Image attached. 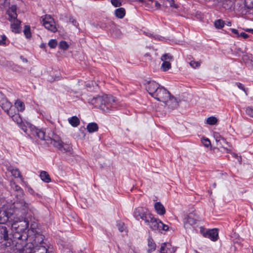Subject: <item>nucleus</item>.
<instances>
[{
    "label": "nucleus",
    "mask_w": 253,
    "mask_h": 253,
    "mask_svg": "<svg viewBox=\"0 0 253 253\" xmlns=\"http://www.w3.org/2000/svg\"><path fill=\"white\" fill-rule=\"evenodd\" d=\"M111 3L115 7H119L121 5V2L120 0H111Z\"/></svg>",
    "instance_id": "obj_39"
},
{
    "label": "nucleus",
    "mask_w": 253,
    "mask_h": 253,
    "mask_svg": "<svg viewBox=\"0 0 253 253\" xmlns=\"http://www.w3.org/2000/svg\"><path fill=\"white\" fill-rule=\"evenodd\" d=\"M213 187H215V186H216V184H215V183H214V184H213Z\"/></svg>",
    "instance_id": "obj_61"
},
{
    "label": "nucleus",
    "mask_w": 253,
    "mask_h": 253,
    "mask_svg": "<svg viewBox=\"0 0 253 253\" xmlns=\"http://www.w3.org/2000/svg\"><path fill=\"white\" fill-rule=\"evenodd\" d=\"M69 20H70V22L72 23L74 26H77L78 23H77V21H76V20H75L73 18H70Z\"/></svg>",
    "instance_id": "obj_50"
},
{
    "label": "nucleus",
    "mask_w": 253,
    "mask_h": 253,
    "mask_svg": "<svg viewBox=\"0 0 253 253\" xmlns=\"http://www.w3.org/2000/svg\"><path fill=\"white\" fill-rule=\"evenodd\" d=\"M40 47H41V48H45V47H46V44H44V43H42V44H41V45H40Z\"/></svg>",
    "instance_id": "obj_57"
},
{
    "label": "nucleus",
    "mask_w": 253,
    "mask_h": 253,
    "mask_svg": "<svg viewBox=\"0 0 253 253\" xmlns=\"http://www.w3.org/2000/svg\"><path fill=\"white\" fill-rule=\"evenodd\" d=\"M98 127H81L79 129L80 133L78 136L81 138H84L85 135V132L87 131L89 133H92L96 132L98 130Z\"/></svg>",
    "instance_id": "obj_14"
},
{
    "label": "nucleus",
    "mask_w": 253,
    "mask_h": 253,
    "mask_svg": "<svg viewBox=\"0 0 253 253\" xmlns=\"http://www.w3.org/2000/svg\"><path fill=\"white\" fill-rule=\"evenodd\" d=\"M235 84L237 85V86L239 88H240V89L243 90V91H245V88L244 87V85L242 84H241L240 83H236Z\"/></svg>",
    "instance_id": "obj_46"
},
{
    "label": "nucleus",
    "mask_w": 253,
    "mask_h": 253,
    "mask_svg": "<svg viewBox=\"0 0 253 253\" xmlns=\"http://www.w3.org/2000/svg\"><path fill=\"white\" fill-rule=\"evenodd\" d=\"M69 124L73 126H77L80 125V120L77 116H73L68 119Z\"/></svg>",
    "instance_id": "obj_25"
},
{
    "label": "nucleus",
    "mask_w": 253,
    "mask_h": 253,
    "mask_svg": "<svg viewBox=\"0 0 253 253\" xmlns=\"http://www.w3.org/2000/svg\"><path fill=\"white\" fill-rule=\"evenodd\" d=\"M241 37L244 39H247L249 37V35L244 32H241L240 33L239 37Z\"/></svg>",
    "instance_id": "obj_48"
},
{
    "label": "nucleus",
    "mask_w": 253,
    "mask_h": 253,
    "mask_svg": "<svg viewBox=\"0 0 253 253\" xmlns=\"http://www.w3.org/2000/svg\"><path fill=\"white\" fill-rule=\"evenodd\" d=\"M170 68L171 64L169 61H163L161 67V70L164 72L167 71L169 69H170Z\"/></svg>",
    "instance_id": "obj_29"
},
{
    "label": "nucleus",
    "mask_w": 253,
    "mask_h": 253,
    "mask_svg": "<svg viewBox=\"0 0 253 253\" xmlns=\"http://www.w3.org/2000/svg\"><path fill=\"white\" fill-rule=\"evenodd\" d=\"M245 2H246V5L248 7V8H252V7L253 6H253H250L248 5V0H246Z\"/></svg>",
    "instance_id": "obj_56"
},
{
    "label": "nucleus",
    "mask_w": 253,
    "mask_h": 253,
    "mask_svg": "<svg viewBox=\"0 0 253 253\" xmlns=\"http://www.w3.org/2000/svg\"><path fill=\"white\" fill-rule=\"evenodd\" d=\"M10 0H0V5L4 7L8 6L10 4Z\"/></svg>",
    "instance_id": "obj_40"
},
{
    "label": "nucleus",
    "mask_w": 253,
    "mask_h": 253,
    "mask_svg": "<svg viewBox=\"0 0 253 253\" xmlns=\"http://www.w3.org/2000/svg\"><path fill=\"white\" fill-rule=\"evenodd\" d=\"M139 1L143 2L144 1V0H139Z\"/></svg>",
    "instance_id": "obj_62"
},
{
    "label": "nucleus",
    "mask_w": 253,
    "mask_h": 253,
    "mask_svg": "<svg viewBox=\"0 0 253 253\" xmlns=\"http://www.w3.org/2000/svg\"><path fill=\"white\" fill-rule=\"evenodd\" d=\"M24 33L27 38H30L31 37L30 27L29 26H25L24 30Z\"/></svg>",
    "instance_id": "obj_33"
},
{
    "label": "nucleus",
    "mask_w": 253,
    "mask_h": 253,
    "mask_svg": "<svg viewBox=\"0 0 253 253\" xmlns=\"http://www.w3.org/2000/svg\"><path fill=\"white\" fill-rule=\"evenodd\" d=\"M151 214L149 213L147 209L142 207L136 208L133 212V216L137 219H140L144 220L145 222H148Z\"/></svg>",
    "instance_id": "obj_8"
},
{
    "label": "nucleus",
    "mask_w": 253,
    "mask_h": 253,
    "mask_svg": "<svg viewBox=\"0 0 253 253\" xmlns=\"http://www.w3.org/2000/svg\"><path fill=\"white\" fill-rule=\"evenodd\" d=\"M166 105L168 107V109L170 110H173L176 109L178 106V103L176 98L173 96H170L169 98L164 102Z\"/></svg>",
    "instance_id": "obj_13"
},
{
    "label": "nucleus",
    "mask_w": 253,
    "mask_h": 253,
    "mask_svg": "<svg viewBox=\"0 0 253 253\" xmlns=\"http://www.w3.org/2000/svg\"><path fill=\"white\" fill-rule=\"evenodd\" d=\"M222 147L226 148V146L228 145V143L223 137L220 139V140L218 142Z\"/></svg>",
    "instance_id": "obj_36"
},
{
    "label": "nucleus",
    "mask_w": 253,
    "mask_h": 253,
    "mask_svg": "<svg viewBox=\"0 0 253 253\" xmlns=\"http://www.w3.org/2000/svg\"><path fill=\"white\" fill-rule=\"evenodd\" d=\"M163 5L166 7H169L175 9H177L178 7V5L174 3V0H165Z\"/></svg>",
    "instance_id": "obj_23"
},
{
    "label": "nucleus",
    "mask_w": 253,
    "mask_h": 253,
    "mask_svg": "<svg viewBox=\"0 0 253 253\" xmlns=\"http://www.w3.org/2000/svg\"><path fill=\"white\" fill-rule=\"evenodd\" d=\"M37 212L31 204L24 200L14 202L7 211H0V224L13 221L12 224L17 222L20 224L22 221L28 220Z\"/></svg>",
    "instance_id": "obj_2"
},
{
    "label": "nucleus",
    "mask_w": 253,
    "mask_h": 253,
    "mask_svg": "<svg viewBox=\"0 0 253 253\" xmlns=\"http://www.w3.org/2000/svg\"><path fill=\"white\" fill-rule=\"evenodd\" d=\"M117 226L119 230L121 232L124 231L126 228L125 224L121 222H118Z\"/></svg>",
    "instance_id": "obj_37"
},
{
    "label": "nucleus",
    "mask_w": 253,
    "mask_h": 253,
    "mask_svg": "<svg viewBox=\"0 0 253 253\" xmlns=\"http://www.w3.org/2000/svg\"><path fill=\"white\" fill-rule=\"evenodd\" d=\"M11 188L16 192H20V197L23 198L24 195L22 189L13 181H11L10 182Z\"/></svg>",
    "instance_id": "obj_17"
},
{
    "label": "nucleus",
    "mask_w": 253,
    "mask_h": 253,
    "mask_svg": "<svg viewBox=\"0 0 253 253\" xmlns=\"http://www.w3.org/2000/svg\"><path fill=\"white\" fill-rule=\"evenodd\" d=\"M22 130H23L24 132H27V127H22Z\"/></svg>",
    "instance_id": "obj_59"
},
{
    "label": "nucleus",
    "mask_w": 253,
    "mask_h": 253,
    "mask_svg": "<svg viewBox=\"0 0 253 253\" xmlns=\"http://www.w3.org/2000/svg\"><path fill=\"white\" fill-rule=\"evenodd\" d=\"M59 47L63 50H67L69 48V45L65 41H61L59 44Z\"/></svg>",
    "instance_id": "obj_34"
},
{
    "label": "nucleus",
    "mask_w": 253,
    "mask_h": 253,
    "mask_svg": "<svg viewBox=\"0 0 253 253\" xmlns=\"http://www.w3.org/2000/svg\"><path fill=\"white\" fill-rule=\"evenodd\" d=\"M148 249L147 252L149 253H151L156 250V245L150 237L148 239Z\"/></svg>",
    "instance_id": "obj_22"
},
{
    "label": "nucleus",
    "mask_w": 253,
    "mask_h": 253,
    "mask_svg": "<svg viewBox=\"0 0 253 253\" xmlns=\"http://www.w3.org/2000/svg\"><path fill=\"white\" fill-rule=\"evenodd\" d=\"M8 170L10 171L11 174L15 177H19L22 180H23V177L20 173V171L17 168L13 167H10Z\"/></svg>",
    "instance_id": "obj_24"
},
{
    "label": "nucleus",
    "mask_w": 253,
    "mask_h": 253,
    "mask_svg": "<svg viewBox=\"0 0 253 253\" xmlns=\"http://www.w3.org/2000/svg\"><path fill=\"white\" fill-rule=\"evenodd\" d=\"M231 32L236 35V37H239L240 33L236 29H231Z\"/></svg>",
    "instance_id": "obj_47"
},
{
    "label": "nucleus",
    "mask_w": 253,
    "mask_h": 253,
    "mask_svg": "<svg viewBox=\"0 0 253 253\" xmlns=\"http://www.w3.org/2000/svg\"><path fill=\"white\" fill-rule=\"evenodd\" d=\"M174 251L171 245L166 243H163L161 247V253H174Z\"/></svg>",
    "instance_id": "obj_15"
},
{
    "label": "nucleus",
    "mask_w": 253,
    "mask_h": 253,
    "mask_svg": "<svg viewBox=\"0 0 253 253\" xmlns=\"http://www.w3.org/2000/svg\"><path fill=\"white\" fill-rule=\"evenodd\" d=\"M201 232L204 237L210 238L212 241H216L218 238V231L216 228L209 229L206 232L201 229Z\"/></svg>",
    "instance_id": "obj_10"
},
{
    "label": "nucleus",
    "mask_w": 253,
    "mask_h": 253,
    "mask_svg": "<svg viewBox=\"0 0 253 253\" xmlns=\"http://www.w3.org/2000/svg\"><path fill=\"white\" fill-rule=\"evenodd\" d=\"M232 155L233 157L237 159V160L240 162L241 161V158L240 157H239L237 154H235V153H232Z\"/></svg>",
    "instance_id": "obj_52"
},
{
    "label": "nucleus",
    "mask_w": 253,
    "mask_h": 253,
    "mask_svg": "<svg viewBox=\"0 0 253 253\" xmlns=\"http://www.w3.org/2000/svg\"><path fill=\"white\" fill-rule=\"evenodd\" d=\"M157 212L160 215H163L166 212L164 206L160 202H156L154 206Z\"/></svg>",
    "instance_id": "obj_19"
},
{
    "label": "nucleus",
    "mask_w": 253,
    "mask_h": 253,
    "mask_svg": "<svg viewBox=\"0 0 253 253\" xmlns=\"http://www.w3.org/2000/svg\"><path fill=\"white\" fill-rule=\"evenodd\" d=\"M197 220L191 216L189 215L184 221V226L186 228H190V226L195 224Z\"/></svg>",
    "instance_id": "obj_20"
},
{
    "label": "nucleus",
    "mask_w": 253,
    "mask_h": 253,
    "mask_svg": "<svg viewBox=\"0 0 253 253\" xmlns=\"http://www.w3.org/2000/svg\"><path fill=\"white\" fill-rule=\"evenodd\" d=\"M246 131H248V132L249 133V134H251V132H252V131H251V128L250 127H247L246 129H245L244 130V133Z\"/></svg>",
    "instance_id": "obj_53"
},
{
    "label": "nucleus",
    "mask_w": 253,
    "mask_h": 253,
    "mask_svg": "<svg viewBox=\"0 0 253 253\" xmlns=\"http://www.w3.org/2000/svg\"><path fill=\"white\" fill-rule=\"evenodd\" d=\"M41 20L44 27L52 32H55L57 29L53 18L50 15L41 17Z\"/></svg>",
    "instance_id": "obj_9"
},
{
    "label": "nucleus",
    "mask_w": 253,
    "mask_h": 253,
    "mask_svg": "<svg viewBox=\"0 0 253 253\" xmlns=\"http://www.w3.org/2000/svg\"><path fill=\"white\" fill-rule=\"evenodd\" d=\"M246 31L250 32H252V33H253V29H248L246 30Z\"/></svg>",
    "instance_id": "obj_58"
},
{
    "label": "nucleus",
    "mask_w": 253,
    "mask_h": 253,
    "mask_svg": "<svg viewBox=\"0 0 253 253\" xmlns=\"http://www.w3.org/2000/svg\"><path fill=\"white\" fill-rule=\"evenodd\" d=\"M19 224L14 222L12 225V229L15 231L13 234V239L9 238L8 231L5 226L0 228V237L2 240L0 242L5 247H11L15 253H31L32 248L34 247L32 244H26V241L30 237L26 229L29 226L28 220L22 221Z\"/></svg>",
    "instance_id": "obj_1"
},
{
    "label": "nucleus",
    "mask_w": 253,
    "mask_h": 253,
    "mask_svg": "<svg viewBox=\"0 0 253 253\" xmlns=\"http://www.w3.org/2000/svg\"><path fill=\"white\" fill-rule=\"evenodd\" d=\"M43 242V235L39 234L35 235V237L31 243H28V244H32L34 246L42 245Z\"/></svg>",
    "instance_id": "obj_16"
},
{
    "label": "nucleus",
    "mask_w": 253,
    "mask_h": 253,
    "mask_svg": "<svg viewBox=\"0 0 253 253\" xmlns=\"http://www.w3.org/2000/svg\"><path fill=\"white\" fill-rule=\"evenodd\" d=\"M1 39L0 40V45H5L6 44V37L5 35L0 36Z\"/></svg>",
    "instance_id": "obj_44"
},
{
    "label": "nucleus",
    "mask_w": 253,
    "mask_h": 253,
    "mask_svg": "<svg viewBox=\"0 0 253 253\" xmlns=\"http://www.w3.org/2000/svg\"><path fill=\"white\" fill-rule=\"evenodd\" d=\"M98 125L96 123H89L86 126H98Z\"/></svg>",
    "instance_id": "obj_49"
},
{
    "label": "nucleus",
    "mask_w": 253,
    "mask_h": 253,
    "mask_svg": "<svg viewBox=\"0 0 253 253\" xmlns=\"http://www.w3.org/2000/svg\"><path fill=\"white\" fill-rule=\"evenodd\" d=\"M41 179L46 183H49L51 181V179L48 173L45 171H42L40 173Z\"/></svg>",
    "instance_id": "obj_26"
},
{
    "label": "nucleus",
    "mask_w": 253,
    "mask_h": 253,
    "mask_svg": "<svg viewBox=\"0 0 253 253\" xmlns=\"http://www.w3.org/2000/svg\"><path fill=\"white\" fill-rule=\"evenodd\" d=\"M102 28H105L106 27H104L103 25L101 26Z\"/></svg>",
    "instance_id": "obj_64"
},
{
    "label": "nucleus",
    "mask_w": 253,
    "mask_h": 253,
    "mask_svg": "<svg viewBox=\"0 0 253 253\" xmlns=\"http://www.w3.org/2000/svg\"><path fill=\"white\" fill-rule=\"evenodd\" d=\"M32 134L41 140H45L47 144H52L54 147L63 153L71 150L70 145L63 142L55 130H51V127H29Z\"/></svg>",
    "instance_id": "obj_3"
},
{
    "label": "nucleus",
    "mask_w": 253,
    "mask_h": 253,
    "mask_svg": "<svg viewBox=\"0 0 253 253\" xmlns=\"http://www.w3.org/2000/svg\"><path fill=\"white\" fill-rule=\"evenodd\" d=\"M27 191L31 195H36L39 197H40V195L35 192V191H34V190L30 187H27Z\"/></svg>",
    "instance_id": "obj_41"
},
{
    "label": "nucleus",
    "mask_w": 253,
    "mask_h": 253,
    "mask_svg": "<svg viewBox=\"0 0 253 253\" xmlns=\"http://www.w3.org/2000/svg\"><path fill=\"white\" fill-rule=\"evenodd\" d=\"M214 25L216 28L221 29L224 26V22L221 19H218L215 21Z\"/></svg>",
    "instance_id": "obj_30"
},
{
    "label": "nucleus",
    "mask_w": 253,
    "mask_h": 253,
    "mask_svg": "<svg viewBox=\"0 0 253 253\" xmlns=\"http://www.w3.org/2000/svg\"><path fill=\"white\" fill-rule=\"evenodd\" d=\"M146 223L153 231H167L169 228L168 225L164 224L159 219L154 218L152 215L150 216V219H148V222H146Z\"/></svg>",
    "instance_id": "obj_7"
},
{
    "label": "nucleus",
    "mask_w": 253,
    "mask_h": 253,
    "mask_svg": "<svg viewBox=\"0 0 253 253\" xmlns=\"http://www.w3.org/2000/svg\"><path fill=\"white\" fill-rule=\"evenodd\" d=\"M201 142L206 147L209 148L211 146V141L208 138L203 137L201 138Z\"/></svg>",
    "instance_id": "obj_31"
},
{
    "label": "nucleus",
    "mask_w": 253,
    "mask_h": 253,
    "mask_svg": "<svg viewBox=\"0 0 253 253\" xmlns=\"http://www.w3.org/2000/svg\"><path fill=\"white\" fill-rule=\"evenodd\" d=\"M115 15L119 18H123L125 15V10L124 8H119L115 10Z\"/></svg>",
    "instance_id": "obj_28"
},
{
    "label": "nucleus",
    "mask_w": 253,
    "mask_h": 253,
    "mask_svg": "<svg viewBox=\"0 0 253 253\" xmlns=\"http://www.w3.org/2000/svg\"><path fill=\"white\" fill-rule=\"evenodd\" d=\"M190 65L193 68H196L199 67L200 66V63L199 62L192 61L190 62Z\"/></svg>",
    "instance_id": "obj_42"
},
{
    "label": "nucleus",
    "mask_w": 253,
    "mask_h": 253,
    "mask_svg": "<svg viewBox=\"0 0 253 253\" xmlns=\"http://www.w3.org/2000/svg\"><path fill=\"white\" fill-rule=\"evenodd\" d=\"M145 87L149 93L159 101L164 103L171 96L168 90L155 81L148 82Z\"/></svg>",
    "instance_id": "obj_5"
},
{
    "label": "nucleus",
    "mask_w": 253,
    "mask_h": 253,
    "mask_svg": "<svg viewBox=\"0 0 253 253\" xmlns=\"http://www.w3.org/2000/svg\"><path fill=\"white\" fill-rule=\"evenodd\" d=\"M14 106L18 112H23L25 110V106L24 103L20 100L17 99L14 103Z\"/></svg>",
    "instance_id": "obj_21"
},
{
    "label": "nucleus",
    "mask_w": 253,
    "mask_h": 253,
    "mask_svg": "<svg viewBox=\"0 0 253 253\" xmlns=\"http://www.w3.org/2000/svg\"><path fill=\"white\" fill-rule=\"evenodd\" d=\"M0 106L8 114L13 111L12 104L3 95H0Z\"/></svg>",
    "instance_id": "obj_11"
},
{
    "label": "nucleus",
    "mask_w": 253,
    "mask_h": 253,
    "mask_svg": "<svg viewBox=\"0 0 253 253\" xmlns=\"http://www.w3.org/2000/svg\"><path fill=\"white\" fill-rule=\"evenodd\" d=\"M24 61L27 62V60L26 59H25L24 60Z\"/></svg>",
    "instance_id": "obj_63"
},
{
    "label": "nucleus",
    "mask_w": 253,
    "mask_h": 253,
    "mask_svg": "<svg viewBox=\"0 0 253 253\" xmlns=\"http://www.w3.org/2000/svg\"><path fill=\"white\" fill-rule=\"evenodd\" d=\"M47 250L43 246H34L33 248H32L31 253H47Z\"/></svg>",
    "instance_id": "obj_18"
},
{
    "label": "nucleus",
    "mask_w": 253,
    "mask_h": 253,
    "mask_svg": "<svg viewBox=\"0 0 253 253\" xmlns=\"http://www.w3.org/2000/svg\"><path fill=\"white\" fill-rule=\"evenodd\" d=\"M172 56L170 54L167 53L163 55L161 58V59L163 61H170L172 60Z\"/></svg>",
    "instance_id": "obj_32"
},
{
    "label": "nucleus",
    "mask_w": 253,
    "mask_h": 253,
    "mask_svg": "<svg viewBox=\"0 0 253 253\" xmlns=\"http://www.w3.org/2000/svg\"><path fill=\"white\" fill-rule=\"evenodd\" d=\"M217 122V119L213 116L209 117L206 120V124L210 126L216 125Z\"/></svg>",
    "instance_id": "obj_27"
},
{
    "label": "nucleus",
    "mask_w": 253,
    "mask_h": 253,
    "mask_svg": "<svg viewBox=\"0 0 253 253\" xmlns=\"http://www.w3.org/2000/svg\"><path fill=\"white\" fill-rule=\"evenodd\" d=\"M127 253H136L132 249H129Z\"/></svg>",
    "instance_id": "obj_55"
},
{
    "label": "nucleus",
    "mask_w": 253,
    "mask_h": 253,
    "mask_svg": "<svg viewBox=\"0 0 253 253\" xmlns=\"http://www.w3.org/2000/svg\"><path fill=\"white\" fill-rule=\"evenodd\" d=\"M146 35L149 37H151L152 38H154L156 40H161V37H159V36L158 35H153V34L152 33H146Z\"/></svg>",
    "instance_id": "obj_45"
},
{
    "label": "nucleus",
    "mask_w": 253,
    "mask_h": 253,
    "mask_svg": "<svg viewBox=\"0 0 253 253\" xmlns=\"http://www.w3.org/2000/svg\"><path fill=\"white\" fill-rule=\"evenodd\" d=\"M8 115L12 118V120L16 122L17 125H21L24 126H29L30 125L27 122H23L20 115L18 114H17L15 111H12L11 112H8Z\"/></svg>",
    "instance_id": "obj_12"
},
{
    "label": "nucleus",
    "mask_w": 253,
    "mask_h": 253,
    "mask_svg": "<svg viewBox=\"0 0 253 253\" xmlns=\"http://www.w3.org/2000/svg\"><path fill=\"white\" fill-rule=\"evenodd\" d=\"M16 193H17L15 194V196L16 197L17 199H19V200H17V201L24 200L26 202V201L25 200H24L23 199H21L22 198L20 197V192H16ZM15 202H16V201Z\"/></svg>",
    "instance_id": "obj_51"
},
{
    "label": "nucleus",
    "mask_w": 253,
    "mask_h": 253,
    "mask_svg": "<svg viewBox=\"0 0 253 253\" xmlns=\"http://www.w3.org/2000/svg\"><path fill=\"white\" fill-rule=\"evenodd\" d=\"M7 13L8 15V20L11 22L12 31L15 33H19L21 22L17 19V14L16 13V5H13L9 7Z\"/></svg>",
    "instance_id": "obj_6"
},
{
    "label": "nucleus",
    "mask_w": 253,
    "mask_h": 253,
    "mask_svg": "<svg viewBox=\"0 0 253 253\" xmlns=\"http://www.w3.org/2000/svg\"><path fill=\"white\" fill-rule=\"evenodd\" d=\"M227 25L229 26H230L231 25V23L230 22H228Z\"/></svg>",
    "instance_id": "obj_60"
},
{
    "label": "nucleus",
    "mask_w": 253,
    "mask_h": 253,
    "mask_svg": "<svg viewBox=\"0 0 253 253\" xmlns=\"http://www.w3.org/2000/svg\"><path fill=\"white\" fill-rule=\"evenodd\" d=\"M48 45L50 48H54L57 46V42L56 40L51 39L49 41Z\"/></svg>",
    "instance_id": "obj_35"
},
{
    "label": "nucleus",
    "mask_w": 253,
    "mask_h": 253,
    "mask_svg": "<svg viewBox=\"0 0 253 253\" xmlns=\"http://www.w3.org/2000/svg\"><path fill=\"white\" fill-rule=\"evenodd\" d=\"M246 113L250 117L253 118V108L250 107H248L246 109Z\"/></svg>",
    "instance_id": "obj_38"
},
{
    "label": "nucleus",
    "mask_w": 253,
    "mask_h": 253,
    "mask_svg": "<svg viewBox=\"0 0 253 253\" xmlns=\"http://www.w3.org/2000/svg\"><path fill=\"white\" fill-rule=\"evenodd\" d=\"M155 6L157 7V8H159L161 6V4L158 2V1H155Z\"/></svg>",
    "instance_id": "obj_54"
},
{
    "label": "nucleus",
    "mask_w": 253,
    "mask_h": 253,
    "mask_svg": "<svg viewBox=\"0 0 253 253\" xmlns=\"http://www.w3.org/2000/svg\"><path fill=\"white\" fill-rule=\"evenodd\" d=\"M213 137L217 143L220 140L221 138H223L219 133L217 132H213Z\"/></svg>",
    "instance_id": "obj_43"
},
{
    "label": "nucleus",
    "mask_w": 253,
    "mask_h": 253,
    "mask_svg": "<svg viewBox=\"0 0 253 253\" xmlns=\"http://www.w3.org/2000/svg\"><path fill=\"white\" fill-rule=\"evenodd\" d=\"M90 102L95 107L100 109L105 113H109L113 109L117 108L115 98L106 94L94 97Z\"/></svg>",
    "instance_id": "obj_4"
}]
</instances>
